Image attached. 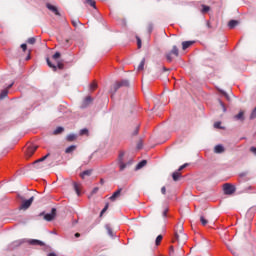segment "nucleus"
<instances>
[{"instance_id": "1", "label": "nucleus", "mask_w": 256, "mask_h": 256, "mask_svg": "<svg viewBox=\"0 0 256 256\" xmlns=\"http://www.w3.org/2000/svg\"><path fill=\"white\" fill-rule=\"evenodd\" d=\"M174 241H177L179 245H185L187 243V234L183 232V224L179 223L175 227Z\"/></svg>"}, {"instance_id": "2", "label": "nucleus", "mask_w": 256, "mask_h": 256, "mask_svg": "<svg viewBox=\"0 0 256 256\" xmlns=\"http://www.w3.org/2000/svg\"><path fill=\"white\" fill-rule=\"evenodd\" d=\"M121 87H129V80H121L116 82L110 89V93H112V95H115V93H117V91H119V89H121Z\"/></svg>"}, {"instance_id": "3", "label": "nucleus", "mask_w": 256, "mask_h": 256, "mask_svg": "<svg viewBox=\"0 0 256 256\" xmlns=\"http://www.w3.org/2000/svg\"><path fill=\"white\" fill-rule=\"evenodd\" d=\"M23 243H27V239H20V240L13 241L8 245V249L9 251H13L14 249H17V247H21Z\"/></svg>"}, {"instance_id": "4", "label": "nucleus", "mask_w": 256, "mask_h": 256, "mask_svg": "<svg viewBox=\"0 0 256 256\" xmlns=\"http://www.w3.org/2000/svg\"><path fill=\"white\" fill-rule=\"evenodd\" d=\"M223 191L225 193V195H233V193H235V186L226 183L223 186Z\"/></svg>"}, {"instance_id": "5", "label": "nucleus", "mask_w": 256, "mask_h": 256, "mask_svg": "<svg viewBox=\"0 0 256 256\" xmlns=\"http://www.w3.org/2000/svg\"><path fill=\"white\" fill-rule=\"evenodd\" d=\"M123 157H125V152H120V154L118 156V163H119L120 171H125V169L127 168V164H125V162H123Z\"/></svg>"}, {"instance_id": "6", "label": "nucleus", "mask_w": 256, "mask_h": 256, "mask_svg": "<svg viewBox=\"0 0 256 256\" xmlns=\"http://www.w3.org/2000/svg\"><path fill=\"white\" fill-rule=\"evenodd\" d=\"M33 201H35V197H31L28 200H24L20 206V209H23L24 211L29 209L30 205H33Z\"/></svg>"}, {"instance_id": "7", "label": "nucleus", "mask_w": 256, "mask_h": 256, "mask_svg": "<svg viewBox=\"0 0 256 256\" xmlns=\"http://www.w3.org/2000/svg\"><path fill=\"white\" fill-rule=\"evenodd\" d=\"M37 151V145H30L25 151L26 157H33V154Z\"/></svg>"}, {"instance_id": "8", "label": "nucleus", "mask_w": 256, "mask_h": 256, "mask_svg": "<svg viewBox=\"0 0 256 256\" xmlns=\"http://www.w3.org/2000/svg\"><path fill=\"white\" fill-rule=\"evenodd\" d=\"M55 215H57V209L52 208L51 213L44 215V219L45 221H53L55 219Z\"/></svg>"}, {"instance_id": "9", "label": "nucleus", "mask_w": 256, "mask_h": 256, "mask_svg": "<svg viewBox=\"0 0 256 256\" xmlns=\"http://www.w3.org/2000/svg\"><path fill=\"white\" fill-rule=\"evenodd\" d=\"M26 243H28L29 245H34V246H38V247H43V245H45V243L43 241L37 240V239L26 240Z\"/></svg>"}, {"instance_id": "10", "label": "nucleus", "mask_w": 256, "mask_h": 256, "mask_svg": "<svg viewBox=\"0 0 256 256\" xmlns=\"http://www.w3.org/2000/svg\"><path fill=\"white\" fill-rule=\"evenodd\" d=\"M46 7H47V9H49V11L54 13V15H57L58 17H61V13L59 12V9H57V6H53L52 4L47 3Z\"/></svg>"}, {"instance_id": "11", "label": "nucleus", "mask_w": 256, "mask_h": 256, "mask_svg": "<svg viewBox=\"0 0 256 256\" xmlns=\"http://www.w3.org/2000/svg\"><path fill=\"white\" fill-rule=\"evenodd\" d=\"M13 85H15L14 82L9 84L7 88H5L4 90L1 91L0 99H5V97H7V95H9V89H11V87H13Z\"/></svg>"}, {"instance_id": "12", "label": "nucleus", "mask_w": 256, "mask_h": 256, "mask_svg": "<svg viewBox=\"0 0 256 256\" xmlns=\"http://www.w3.org/2000/svg\"><path fill=\"white\" fill-rule=\"evenodd\" d=\"M91 103H93V98H91V96H87L81 105L82 109H86V107H89V105H91Z\"/></svg>"}, {"instance_id": "13", "label": "nucleus", "mask_w": 256, "mask_h": 256, "mask_svg": "<svg viewBox=\"0 0 256 256\" xmlns=\"http://www.w3.org/2000/svg\"><path fill=\"white\" fill-rule=\"evenodd\" d=\"M194 43H195V41H184V42H182L183 51H185L186 49H189V47H191V45H193Z\"/></svg>"}, {"instance_id": "14", "label": "nucleus", "mask_w": 256, "mask_h": 256, "mask_svg": "<svg viewBox=\"0 0 256 256\" xmlns=\"http://www.w3.org/2000/svg\"><path fill=\"white\" fill-rule=\"evenodd\" d=\"M235 121H245L244 112L240 111L237 115L234 116Z\"/></svg>"}, {"instance_id": "15", "label": "nucleus", "mask_w": 256, "mask_h": 256, "mask_svg": "<svg viewBox=\"0 0 256 256\" xmlns=\"http://www.w3.org/2000/svg\"><path fill=\"white\" fill-rule=\"evenodd\" d=\"M121 191H123V189L119 188L117 191H115L112 196L110 197V201H115V199H117V197H119V195H121Z\"/></svg>"}, {"instance_id": "16", "label": "nucleus", "mask_w": 256, "mask_h": 256, "mask_svg": "<svg viewBox=\"0 0 256 256\" xmlns=\"http://www.w3.org/2000/svg\"><path fill=\"white\" fill-rule=\"evenodd\" d=\"M237 25H239V21H237V20H230L228 23L229 29H235V27H237Z\"/></svg>"}, {"instance_id": "17", "label": "nucleus", "mask_w": 256, "mask_h": 256, "mask_svg": "<svg viewBox=\"0 0 256 256\" xmlns=\"http://www.w3.org/2000/svg\"><path fill=\"white\" fill-rule=\"evenodd\" d=\"M215 153H223L225 151V147L223 145L218 144L214 148Z\"/></svg>"}, {"instance_id": "18", "label": "nucleus", "mask_w": 256, "mask_h": 256, "mask_svg": "<svg viewBox=\"0 0 256 256\" xmlns=\"http://www.w3.org/2000/svg\"><path fill=\"white\" fill-rule=\"evenodd\" d=\"M147 165V160H142L136 165V171H139V169H143Z\"/></svg>"}, {"instance_id": "19", "label": "nucleus", "mask_w": 256, "mask_h": 256, "mask_svg": "<svg viewBox=\"0 0 256 256\" xmlns=\"http://www.w3.org/2000/svg\"><path fill=\"white\" fill-rule=\"evenodd\" d=\"M87 5H90V7H93V9H97V4L95 2V0H85V2Z\"/></svg>"}, {"instance_id": "20", "label": "nucleus", "mask_w": 256, "mask_h": 256, "mask_svg": "<svg viewBox=\"0 0 256 256\" xmlns=\"http://www.w3.org/2000/svg\"><path fill=\"white\" fill-rule=\"evenodd\" d=\"M105 229L110 237H113V229L111 228L110 224L105 225Z\"/></svg>"}, {"instance_id": "21", "label": "nucleus", "mask_w": 256, "mask_h": 256, "mask_svg": "<svg viewBox=\"0 0 256 256\" xmlns=\"http://www.w3.org/2000/svg\"><path fill=\"white\" fill-rule=\"evenodd\" d=\"M47 65L48 67H50V69H53V71H57V66L55 64L51 63V60H49V58L46 59Z\"/></svg>"}, {"instance_id": "22", "label": "nucleus", "mask_w": 256, "mask_h": 256, "mask_svg": "<svg viewBox=\"0 0 256 256\" xmlns=\"http://www.w3.org/2000/svg\"><path fill=\"white\" fill-rule=\"evenodd\" d=\"M63 131H65V128L59 126V127H57V128L54 130L53 134H54V135H60V133H63Z\"/></svg>"}, {"instance_id": "23", "label": "nucleus", "mask_w": 256, "mask_h": 256, "mask_svg": "<svg viewBox=\"0 0 256 256\" xmlns=\"http://www.w3.org/2000/svg\"><path fill=\"white\" fill-rule=\"evenodd\" d=\"M179 177H181V173L179 171H176L172 174L173 181H179Z\"/></svg>"}, {"instance_id": "24", "label": "nucleus", "mask_w": 256, "mask_h": 256, "mask_svg": "<svg viewBox=\"0 0 256 256\" xmlns=\"http://www.w3.org/2000/svg\"><path fill=\"white\" fill-rule=\"evenodd\" d=\"M77 149V146L71 145L68 148H66L65 153H73Z\"/></svg>"}, {"instance_id": "25", "label": "nucleus", "mask_w": 256, "mask_h": 256, "mask_svg": "<svg viewBox=\"0 0 256 256\" xmlns=\"http://www.w3.org/2000/svg\"><path fill=\"white\" fill-rule=\"evenodd\" d=\"M173 55H175V57H179V49L177 48V46H173L171 52Z\"/></svg>"}, {"instance_id": "26", "label": "nucleus", "mask_w": 256, "mask_h": 256, "mask_svg": "<svg viewBox=\"0 0 256 256\" xmlns=\"http://www.w3.org/2000/svg\"><path fill=\"white\" fill-rule=\"evenodd\" d=\"M91 175V170H85L81 173L82 179H85V177H89Z\"/></svg>"}, {"instance_id": "27", "label": "nucleus", "mask_w": 256, "mask_h": 256, "mask_svg": "<svg viewBox=\"0 0 256 256\" xmlns=\"http://www.w3.org/2000/svg\"><path fill=\"white\" fill-rule=\"evenodd\" d=\"M161 241H163V235H158L155 240V245H161Z\"/></svg>"}, {"instance_id": "28", "label": "nucleus", "mask_w": 256, "mask_h": 256, "mask_svg": "<svg viewBox=\"0 0 256 256\" xmlns=\"http://www.w3.org/2000/svg\"><path fill=\"white\" fill-rule=\"evenodd\" d=\"M145 67V58H143L138 66V71H143Z\"/></svg>"}, {"instance_id": "29", "label": "nucleus", "mask_w": 256, "mask_h": 256, "mask_svg": "<svg viewBox=\"0 0 256 256\" xmlns=\"http://www.w3.org/2000/svg\"><path fill=\"white\" fill-rule=\"evenodd\" d=\"M67 141H75V139H77V136L76 134H69L67 137H66Z\"/></svg>"}, {"instance_id": "30", "label": "nucleus", "mask_w": 256, "mask_h": 256, "mask_svg": "<svg viewBox=\"0 0 256 256\" xmlns=\"http://www.w3.org/2000/svg\"><path fill=\"white\" fill-rule=\"evenodd\" d=\"M49 157V154H46L44 157L38 159L37 161L34 162V165H37V163H42V161H45Z\"/></svg>"}, {"instance_id": "31", "label": "nucleus", "mask_w": 256, "mask_h": 256, "mask_svg": "<svg viewBox=\"0 0 256 256\" xmlns=\"http://www.w3.org/2000/svg\"><path fill=\"white\" fill-rule=\"evenodd\" d=\"M74 190L78 196L81 195V190H79V184H77L76 182H74Z\"/></svg>"}, {"instance_id": "32", "label": "nucleus", "mask_w": 256, "mask_h": 256, "mask_svg": "<svg viewBox=\"0 0 256 256\" xmlns=\"http://www.w3.org/2000/svg\"><path fill=\"white\" fill-rule=\"evenodd\" d=\"M79 135H89V130L87 128L81 129Z\"/></svg>"}, {"instance_id": "33", "label": "nucleus", "mask_w": 256, "mask_h": 256, "mask_svg": "<svg viewBox=\"0 0 256 256\" xmlns=\"http://www.w3.org/2000/svg\"><path fill=\"white\" fill-rule=\"evenodd\" d=\"M36 41H37V40H36L35 38L31 37V38H29V39L27 40V43H28L29 45H35Z\"/></svg>"}, {"instance_id": "34", "label": "nucleus", "mask_w": 256, "mask_h": 256, "mask_svg": "<svg viewBox=\"0 0 256 256\" xmlns=\"http://www.w3.org/2000/svg\"><path fill=\"white\" fill-rule=\"evenodd\" d=\"M171 55H173L171 52H169V53L166 54V59H167V61H168L169 63H171V61H173V57H172Z\"/></svg>"}, {"instance_id": "35", "label": "nucleus", "mask_w": 256, "mask_h": 256, "mask_svg": "<svg viewBox=\"0 0 256 256\" xmlns=\"http://www.w3.org/2000/svg\"><path fill=\"white\" fill-rule=\"evenodd\" d=\"M220 106L222 107V110L224 113L227 112V107H225V103H223V101L219 100Z\"/></svg>"}, {"instance_id": "36", "label": "nucleus", "mask_w": 256, "mask_h": 256, "mask_svg": "<svg viewBox=\"0 0 256 256\" xmlns=\"http://www.w3.org/2000/svg\"><path fill=\"white\" fill-rule=\"evenodd\" d=\"M200 223H202V225H207V223H209L208 221H207V219H205L203 216H201L200 217Z\"/></svg>"}, {"instance_id": "37", "label": "nucleus", "mask_w": 256, "mask_h": 256, "mask_svg": "<svg viewBox=\"0 0 256 256\" xmlns=\"http://www.w3.org/2000/svg\"><path fill=\"white\" fill-rule=\"evenodd\" d=\"M209 9H210L209 6L203 5L202 6V13H208Z\"/></svg>"}, {"instance_id": "38", "label": "nucleus", "mask_w": 256, "mask_h": 256, "mask_svg": "<svg viewBox=\"0 0 256 256\" xmlns=\"http://www.w3.org/2000/svg\"><path fill=\"white\" fill-rule=\"evenodd\" d=\"M59 57H61V53H59V52H56V53L52 56V58H53L55 61H57V59H59Z\"/></svg>"}, {"instance_id": "39", "label": "nucleus", "mask_w": 256, "mask_h": 256, "mask_svg": "<svg viewBox=\"0 0 256 256\" xmlns=\"http://www.w3.org/2000/svg\"><path fill=\"white\" fill-rule=\"evenodd\" d=\"M95 89H97V83L93 82L92 84H90V90L95 91Z\"/></svg>"}, {"instance_id": "40", "label": "nucleus", "mask_w": 256, "mask_h": 256, "mask_svg": "<svg viewBox=\"0 0 256 256\" xmlns=\"http://www.w3.org/2000/svg\"><path fill=\"white\" fill-rule=\"evenodd\" d=\"M79 23H81L79 20H72L73 27H77V25H79Z\"/></svg>"}, {"instance_id": "41", "label": "nucleus", "mask_w": 256, "mask_h": 256, "mask_svg": "<svg viewBox=\"0 0 256 256\" xmlns=\"http://www.w3.org/2000/svg\"><path fill=\"white\" fill-rule=\"evenodd\" d=\"M220 93H222V95H224V97L229 100V94L227 92L220 90Z\"/></svg>"}, {"instance_id": "42", "label": "nucleus", "mask_w": 256, "mask_h": 256, "mask_svg": "<svg viewBox=\"0 0 256 256\" xmlns=\"http://www.w3.org/2000/svg\"><path fill=\"white\" fill-rule=\"evenodd\" d=\"M214 127L215 129H221V122H215Z\"/></svg>"}, {"instance_id": "43", "label": "nucleus", "mask_w": 256, "mask_h": 256, "mask_svg": "<svg viewBox=\"0 0 256 256\" xmlns=\"http://www.w3.org/2000/svg\"><path fill=\"white\" fill-rule=\"evenodd\" d=\"M107 209H109V204L105 205V207L102 209L100 215H103V213H105V211H107Z\"/></svg>"}, {"instance_id": "44", "label": "nucleus", "mask_w": 256, "mask_h": 256, "mask_svg": "<svg viewBox=\"0 0 256 256\" xmlns=\"http://www.w3.org/2000/svg\"><path fill=\"white\" fill-rule=\"evenodd\" d=\"M169 253L170 255H175V248L173 246L170 247Z\"/></svg>"}, {"instance_id": "45", "label": "nucleus", "mask_w": 256, "mask_h": 256, "mask_svg": "<svg viewBox=\"0 0 256 256\" xmlns=\"http://www.w3.org/2000/svg\"><path fill=\"white\" fill-rule=\"evenodd\" d=\"M138 49H141V38L137 37Z\"/></svg>"}, {"instance_id": "46", "label": "nucleus", "mask_w": 256, "mask_h": 256, "mask_svg": "<svg viewBox=\"0 0 256 256\" xmlns=\"http://www.w3.org/2000/svg\"><path fill=\"white\" fill-rule=\"evenodd\" d=\"M161 193L162 195H165V193H167V189L165 188V186L161 188Z\"/></svg>"}, {"instance_id": "47", "label": "nucleus", "mask_w": 256, "mask_h": 256, "mask_svg": "<svg viewBox=\"0 0 256 256\" xmlns=\"http://www.w3.org/2000/svg\"><path fill=\"white\" fill-rule=\"evenodd\" d=\"M187 165H188V164H184V165L180 166L179 169H178V172H179V171H183V169H185V167H187Z\"/></svg>"}, {"instance_id": "48", "label": "nucleus", "mask_w": 256, "mask_h": 256, "mask_svg": "<svg viewBox=\"0 0 256 256\" xmlns=\"http://www.w3.org/2000/svg\"><path fill=\"white\" fill-rule=\"evenodd\" d=\"M99 191V187H95L93 190H92V195H95V193H97Z\"/></svg>"}, {"instance_id": "49", "label": "nucleus", "mask_w": 256, "mask_h": 256, "mask_svg": "<svg viewBox=\"0 0 256 256\" xmlns=\"http://www.w3.org/2000/svg\"><path fill=\"white\" fill-rule=\"evenodd\" d=\"M21 49H22L23 51H27V44H22V45H21Z\"/></svg>"}, {"instance_id": "50", "label": "nucleus", "mask_w": 256, "mask_h": 256, "mask_svg": "<svg viewBox=\"0 0 256 256\" xmlns=\"http://www.w3.org/2000/svg\"><path fill=\"white\" fill-rule=\"evenodd\" d=\"M137 149H143V143L142 142H139L137 144Z\"/></svg>"}, {"instance_id": "51", "label": "nucleus", "mask_w": 256, "mask_h": 256, "mask_svg": "<svg viewBox=\"0 0 256 256\" xmlns=\"http://www.w3.org/2000/svg\"><path fill=\"white\" fill-rule=\"evenodd\" d=\"M148 31H149V33H151V31H153V24H149Z\"/></svg>"}, {"instance_id": "52", "label": "nucleus", "mask_w": 256, "mask_h": 256, "mask_svg": "<svg viewBox=\"0 0 256 256\" xmlns=\"http://www.w3.org/2000/svg\"><path fill=\"white\" fill-rule=\"evenodd\" d=\"M139 134V127H136V129L133 132V135H138Z\"/></svg>"}, {"instance_id": "53", "label": "nucleus", "mask_w": 256, "mask_h": 256, "mask_svg": "<svg viewBox=\"0 0 256 256\" xmlns=\"http://www.w3.org/2000/svg\"><path fill=\"white\" fill-rule=\"evenodd\" d=\"M57 67H58V69H63V63L58 62Z\"/></svg>"}, {"instance_id": "54", "label": "nucleus", "mask_w": 256, "mask_h": 256, "mask_svg": "<svg viewBox=\"0 0 256 256\" xmlns=\"http://www.w3.org/2000/svg\"><path fill=\"white\" fill-rule=\"evenodd\" d=\"M250 151L256 155V147H251Z\"/></svg>"}, {"instance_id": "55", "label": "nucleus", "mask_w": 256, "mask_h": 256, "mask_svg": "<svg viewBox=\"0 0 256 256\" xmlns=\"http://www.w3.org/2000/svg\"><path fill=\"white\" fill-rule=\"evenodd\" d=\"M169 212V210L168 209H165L164 211H163V217H167V213Z\"/></svg>"}, {"instance_id": "56", "label": "nucleus", "mask_w": 256, "mask_h": 256, "mask_svg": "<svg viewBox=\"0 0 256 256\" xmlns=\"http://www.w3.org/2000/svg\"><path fill=\"white\" fill-rule=\"evenodd\" d=\"M47 256H57V255L54 252H51Z\"/></svg>"}, {"instance_id": "57", "label": "nucleus", "mask_w": 256, "mask_h": 256, "mask_svg": "<svg viewBox=\"0 0 256 256\" xmlns=\"http://www.w3.org/2000/svg\"><path fill=\"white\" fill-rule=\"evenodd\" d=\"M75 237L79 238V237H81V234L80 233H75Z\"/></svg>"}, {"instance_id": "58", "label": "nucleus", "mask_w": 256, "mask_h": 256, "mask_svg": "<svg viewBox=\"0 0 256 256\" xmlns=\"http://www.w3.org/2000/svg\"><path fill=\"white\" fill-rule=\"evenodd\" d=\"M105 183V180L100 179V184L103 185Z\"/></svg>"}, {"instance_id": "59", "label": "nucleus", "mask_w": 256, "mask_h": 256, "mask_svg": "<svg viewBox=\"0 0 256 256\" xmlns=\"http://www.w3.org/2000/svg\"><path fill=\"white\" fill-rule=\"evenodd\" d=\"M180 253H183V249H180Z\"/></svg>"}, {"instance_id": "60", "label": "nucleus", "mask_w": 256, "mask_h": 256, "mask_svg": "<svg viewBox=\"0 0 256 256\" xmlns=\"http://www.w3.org/2000/svg\"><path fill=\"white\" fill-rule=\"evenodd\" d=\"M176 255H183V254H181V253H176Z\"/></svg>"}, {"instance_id": "61", "label": "nucleus", "mask_w": 256, "mask_h": 256, "mask_svg": "<svg viewBox=\"0 0 256 256\" xmlns=\"http://www.w3.org/2000/svg\"><path fill=\"white\" fill-rule=\"evenodd\" d=\"M164 71H167V68H164Z\"/></svg>"}]
</instances>
